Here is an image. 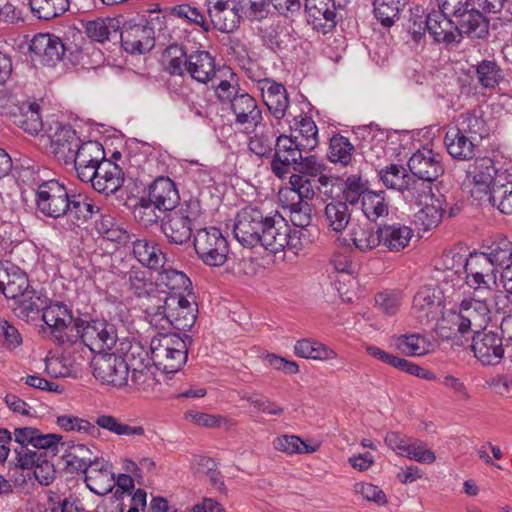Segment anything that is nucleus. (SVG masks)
<instances>
[{
    "label": "nucleus",
    "mask_w": 512,
    "mask_h": 512,
    "mask_svg": "<svg viewBox=\"0 0 512 512\" xmlns=\"http://www.w3.org/2000/svg\"><path fill=\"white\" fill-rule=\"evenodd\" d=\"M444 145L453 159L468 161L476 156L479 142L475 138L461 133L459 129L452 127L444 136Z\"/></svg>",
    "instance_id": "obj_32"
},
{
    "label": "nucleus",
    "mask_w": 512,
    "mask_h": 512,
    "mask_svg": "<svg viewBox=\"0 0 512 512\" xmlns=\"http://www.w3.org/2000/svg\"><path fill=\"white\" fill-rule=\"evenodd\" d=\"M351 240L359 251H372L381 245L380 227L375 228L368 223L358 224L351 231Z\"/></svg>",
    "instance_id": "obj_46"
},
{
    "label": "nucleus",
    "mask_w": 512,
    "mask_h": 512,
    "mask_svg": "<svg viewBox=\"0 0 512 512\" xmlns=\"http://www.w3.org/2000/svg\"><path fill=\"white\" fill-rule=\"evenodd\" d=\"M487 200L506 215L512 214V182L497 185L487 196Z\"/></svg>",
    "instance_id": "obj_64"
},
{
    "label": "nucleus",
    "mask_w": 512,
    "mask_h": 512,
    "mask_svg": "<svg viewBox=\"0 0 512 512\" xmlns=\"http://www.w3.org/2000/svg\"><path fill=\"white\" fill-rule=\"evenodd\" d=\"M57 451L44 450L37 453V456L31 460V465L25 468L28 470L33 469L35 478L42 485H49L55 479V468L48 457L55 456Z\"/></svg>",
    "instance_id": "obj_54"
},
{
    "label": "nucleus",
    "mask_w": 512,
    "mask_h": 512,
    "mask_svg": "<svg viewBox=\"0 0 512 512\" xmlns=\"http://www.w3.org/2000/svg\"><path fill=\"white\" fill-rule=\"evenodd\" d=\"M252 133L248 140V149L259 158H268L272 155L276 133L272 124H262Z\"/></svg>",
    "instance_id": "obj_43"
},
{
    "label": "nucleus",
    "mask_w": 512,
    "mask_h": 512,
    "mask_svg": "<svg viewBox=\"0 0 512 512\" xmlns=\"http://www.w3.org/2000/svg\"><path fill=\"white\" fill-rule=\"evenodd\" d=\"M148 353L139 341L130 342L125 356L129 364V369L132 371V381L137 384L139 378L142 376V370L146 368L145 361Z\"/></svg>",
    "instance_id": "obj_62"
},
{
    "label": "nucleus",
    "mask_w": 512,
    "mask_h": 512,
    "mask_svg": "<svg viewBox=\"0 0 512 512\" xmlns=\"http://www.w3.org/2000/svg\"><path fill=\"white\" fill-rule=\"evenodd\" d=\"M456 33H459V40L462 34L471 39L484 38L489 31V21L480 12V8L471 5L461 16L455 19Z\"/></svg>",
    "instance_id": "obj_31"
},
{
    "label": "nucleus",
    "mask_w": 512,
    "mask_h": 512,
    "mask_svg": "<svg viewBox=\"0 0 512 512\" xmlns=\"http://www.w3.org/2000/svg\"><path fill=\"white\" fill-rule=\"evenodd\" d=\"M454 128L459 129L461 133L475 138L477 142H481L485 133L486 125L483 118L475 112H466L460 115L458 125Z\"/></svg>",
    "instance_id": "obj_63"
},
{
    "label": "nucleus",
    "mask_w": 512,
    "mask_h": 512,
    "mask_svg": "<svg viewBox=\"0 0 512 512\" xmlns=\"http://www.w3.org/2000/svg\"><path fill=\"white\" fill-rule=\"evenodd\" d=\"M69 197L70 193L63 182L56 179L43 181L36 189V209L46 217L60 218L67 213Z\"/></svg>",
    "instance_id": "obj_8"
},
{
    "label": "nucleus",
    "mask_w": 512,
    "mask_h": 512,
    "mask_svg": "<svg viewBox=\"0 0 512 512\" xmlns=\"http://www.w3.org/2000/svg\"><path fill=\"white\" fill-rule=\"evenodd\" d=\"M147 307V321L160 330H190L197 319L198 306L194 295L167 297L161 294L152 297Z\"/></svg>",
    "instance_id": "obj_1"
},
{
    "label": "nucleus",
    "mask_w": 512,
    "mask_h": 512,
    "mask_svg": "<svg viewBox=\"0 0 512 512\" xmlns=\"http://www.w3.org/2000/svg\"><path fill=\"white\" fill-rule=\"evenodd\" d=\"M262 100L269 113L280 123L286 115L290 105L289 94L286 87L272 79L265 78L257 82Z\"/></svg>",
    "instance_id": "obj_18"
},
{
    "label": "nucleus",
    "mask_w": 512,
    "mask_h": 512,
    "mask_svg": "<svg viewBox=\"0 0 512 512\" xmlns=\"http://www.w3.org/2000/svg\"><path fill=\"white\" fill-rule=\"evenodd\" d=\"M267 213L257 206H245L234 219L233 235L243 246L253 248L261 241V230L267 219Z\"/></svg>",
    "instance_id": "obj_10"
},
{
    "label": "nucleus",
    "mask_w": 512,
    "mask_h": 512,
    "mask_svg": "<svg viewBox=\"0 0 512 512\" xmlns=\"http://www.w3.org/2000/svg\"><path fill=\"white\" fill-rule=\"evenodd\" d=\"M467 177L473 185L471 188L472 196L481 201L489 195L493 187L497 186L498 170L491 158L481 157L477 158L469 167Z\"/></svg>",
    "instance_id": "obj_16"
},
{
    "label": "nucleus",
    "mask_w": 512,
    "mask_h": 512,
    "mask_svg": "<svg viewBox=\"0 0 512 512\" xmlns=\"http://www.w3.org/2000/svg\"><path fill=\"white\" fill-rule=\"evenodd\" d=\"M10 117L14 125L31 135H37L43 128L39 105L36 103L15 105L10 112Z\"/></svg>",
    "instance_id": "obj_36"
},
{
    "label": "nucleus",
    "mask_w": 512,
    "mask_h": 512,
    "mask_svg": "<svg viewBox=\"0 0 512 512\" xmlns=\"http://www.w3.org/2000/svg\"><path fill=\"white\" fill-rule=\"evenodd\" d=\"M411 312L422 325L436 320L442 313V297L438 289L432 286L421 287L413 298Z\"/></svg>",
    "instance_id": "obj_17"
},
{
    "label": "nucleus",
    "mask_w": 512,
    "mask_h": 512,
    "mask_svg": "<svg viewBox=\"0 0 512 512\" xmlns=\"http://www.w3.org/2000/svg\"><path fill=\"white\" fill-rule=\"evenodd\" d=\"M324 217L327 226L338 233L346 229L351 220V212L346 202L332 200L325 207Z\"/></svg>",
    "instance_id": "obj_49"
},
{
    "label": "nucleus",
    "mask_w": 512,
    "mask_h": 512,
    "mask_svg": "<svg viewBox=\"0 0 512 512\" xmlns=\"http://www.w3.org/2000/svg\"><path fill=\"white\" fill-rule=\"evenodd\" d=\"M305 152L300 143L292 136L279 135L274 144L271 170L278 178H285L292 165H297Z\"/></svg>",
    "instance_id": "obj_13"
},
{
    "label": "nucleus",
    "mask_w": 512,
    "mask_h": 512,
    "mask_svg": "<svg viewBox=\"0 0 512 512\" xmlns=\"http://www.w3.org/2000/svg\"><path fill=\"white\" fill-rule=\"evenodd\" d=\"M31 288L25 271L9 261L0 262V293L16 300Z\"/></svg>",
    "instance_id": "obj_24"
},
{
    "label": "nucleus",
    "mask_w": 512,
    "mask_h": 512,
    "mask_svg": "<svg viewBox=\"0 0 512 512\" xmlns=\"http://www.w3.org/2000/svg\"><path fill=\"white\" fill-rule=\"evenodd\" d=\"M154 29L146 24L124 26L120 33L121 44L131 54H144L155 45Z\"/></svg>",
    "instance_id": "obj_21"
},
{
    "label": "nucleus",
    "mask_w": 512,
    "mask_h": 512,
    "mask_svg": "<svg viewBox=\"0 0 512 512\" xmlns=\"http://www.w3.org/2000/svg\"><path fill=\"white\" fill-rule=\"evenodd\" d=\"M354 151L355 147L347 137L335 134L330 138L327 158L331 163L346 167L351 164Z\"/></svg>",
    "instance_id": "obj_48"
},
{
    "label": "nucleus",
    "mask_w": 512,
    "mask_h": 512,
    "mask_svg": "<svg viewBox=\"0 0 512 512\" xmlns=\"http://www.w3.org/2000/svg\"><path fill=\"white\" fill-rule=\"evenodd\" d=\"M148 200L156 204L158 210L176 209L180 196L175 183L169 177H158L149 186Z\"/></svg>",
    "instance_id": "obj_30"
},
{
    "label": "nucleus",
    "mask_w": 512,
    "mask_h": 512,
    "mask_svg": "<svg viewBox=\"0 0 512 512\" xmlns=\"http://www.w3.org/2000/svg\"><path fill=\"white\" fill-rule=\"evenodd\" d=\"M192 337L184 334H160L150 342V359L155 368L162 373H177L188 358V350L192 345Z\"/></svg>",
    "instance_id": "obj_3"
},
{
    "label": "nucleus",
    "mask_w": 512,
    "mask_h": 512,
    "mask_svg": "<svg viewBox=\"0 0 512 512\" xmlns=\"http://www.w3.org/2000/svg\"><path fill=\"white\" fill-rule=\"evenodd\" d=\"M99 212L91 199L81 194H70L69 208L65 216L73 218L72 226L79 227Z\"/></svg>",
    "instance_id": "obj_44"
},
{
    "label": "nucleus",
    "mask_w": 512,
    "mask_h": 512,
    "mask_svg": "<svg viewBox=\"0 0 512 512\" xmlns=\"http://www.w3.org/2000/svg\"><path fill=\"white\" fill-rule=\"evenodd\" d=\"M303 236V231L292 229L278 211H270L267 213L258 245L273 254L283 252L286 248L298 254L303 249Z\"/></svg>",
    "instance_id": "obj_4"
},
{
    "label": "nucleus",
    "mask_w": 512,
    "mask_h": 512,
    "mask_svg": "<svg viewBox=\"0 0 512 512\" xmlns=\"http://www.w3.org/2000/svg\"><path fill=\"white\" fill-rule=\"evenodd\" d=\"M408 167L414 177L428 183L436 181L445 172L443 156L427 147L418 149L411 155Z\"/></svg>",
    "instance_id": "obj_15"
},
{
    "label": "nucleus",
    "mask_w": 512,
    "mask_h": 512,
    "mask_svg": "<svg viewBox=\"0 0 512 512\" xmlns=\"http://www.w3.org/2000/svg\"><path fill=\"white\" fill-rule=\"evenodd\" d=\"M375 17L383 26H391L399 18L401 10L405 7L404 0H375Z\"/></svg>",
    "instance_id": "obj_60"
},
{
    "label": "nucleus",
    "mask_w": 512,
    "mask_h": 512,
    "mask_svg": "<svg viewBox=\"0 0 512 512\" xmlns=\"http://www.w3.org/2000/svg\"><path fill=\"white\" fill-rule=\"evenodd\" d=\"M186 72L192 79L207 83L215 75V60L208 51H192L188 56Z\"/></svg>",
    "instance_id": "obj_37"
},
{
    "label": "nucleus",
    "mask_w": 512,
    "mask_h": 512,
    "mask_svg": "<svg viewBox=\"0 0 512 512\" xmlns=\"http://www.w3.org/2000/svg\"><path fill=\"white\" fill-rule=\"evenodd\" d=\"M378 176L387 188L401 193L404 188H407V183L411 177L404 166L394 163L379 170Z\"/></svg>",
    "instance_id": "obj_58"
},
{
    "label": "nucleus",
    "mask_w": 512,
    "mask_h": 512,
    "mask_svg": "<svg viewBox=\"0 0 512 512\" xmlns=\"http://www.w3.org/2000/svg\"><path fill=\"white\" fill-rule=\"evenodd\" d=\"M75 151L74 157H72V161L69 164H99L106 160L102 145L96 141L80 142Z\"/></svg>",
    "instance_id": "obj_56"
},
{
    "label": "nucleus",
    "mask_w": 512,
    "mask_h": 512,
    "mask_svg": "<svg viewBox=\"0 0 512 512\" xmlns=\"http://www.w3.org/2000/svg\"><path fill=\"white\" fill-rule=\"evenodd\" d=\"M425 32L435 42L452 44L459 43V33H456L455 19L439 10H432L425 16Z\"/></svg>",
    "instance_id": "obj_27"
},
{
    "label": "nucleus",
    "mask_w": 512,
    "mask_h": 512,
    "mask_svg": "<svg viewBox=\"0 0 512 512\" xmlns=\"http://www.w3.org/2000/svg\"><path fill=\"white\" fill-rule=\"evenodd\" d=\"M395 345L408 356H423L433 350V343L420 334L401 335Z\"/></svg>",
    "instance_id": "obj_53"
},
{
    "label": "nucleus",
    "mask_w": 512,
    "mask_h": 512,
    "mask_svg": "<svg viewBox=\"0 0 512 512\" xmlns=\"http://www.w3.org/2000/svg\"><path fill=\"white\" fill-rule=\"evenodd\" d=\"M497 268L504 270L512 266V241L504 236L487 239L481 246V251Z\"/></svg>",
    "instance_id": "obj_35"
},
{
    "label": "nucleus",
    "mask_w": 512,
    "mask_h": 512,
    "mask_svg": "<svg viewBox=\"0 0 512 512\" xmlns=\"http://www.w3.org/2000/svg\"><path fill=\"white\" fill-rule=\"evenodd\" d=\"M42 321L45 323L43 333L62 349L64 357L67 358L70 342V335L77 330V320L74 321L73 313L67 305L61 302L47 304Z\"/></svg>",
    "instance_id": "obj_6"
},
{
    "label": "nucleus",
    "mask_w": 512,
    "mask_h": 512,
    "mask_svg": "<svg viewBox=\"0 0 512 512\" xmlns=\"http://www.w3.org/2000/svg\"><path fill=\"white\" fill-rule=\"evenodd\" d=\"M94 377L103 384L123 387L129 379V364L121 355L102 352L96 354L91 362Z\"/></svg>",
    "instance_id": "obj_11"
},
{
    "label": "nucleus",
    "mask_w": 512,
    "mask_h": 512,
    "mask_svg": "<svg viewBox=\"0 0 512 512\" xmlns=\"http://www.w3.org/2000/svg\"><path fill=\"white\" fill-rule=\"evenodd\" d=\"M118 340L114 324L104 319H77V330L70 335L67 360L70 363L82 358L81 353L89 348L96 354L111 350Z\"/></svg>",
    "instance_id": "obj_2"
},
{
    "label": "nucleus",
    "mask_w": 512,
    "mask_h": 512,
    "mask_svg": "<svg viewBox=\"0 0 512 512\" xmlns=\"http://www.w3.org/2000/svg\"><path fill=\"white\" fill-rule=\"evenodd\" d=\"M229 109L234 116V124L245 134H251L263 121V112L257 100L245 91L234 99Z\"/></svg>",
    "instance_id": "obj_14"
},
{
    "label": "nucleus",
    "mask_w": 512,
    "mask_h": 512,
    "mask_svg": "<svg viewBox=\"0 0 512 512\" xmlns=\"http://www.w3.org/2000/svg\"><path fill=\"white\" fill-rule=\"evenodd\" d=\"M193 244L198 257L206 265L218 267L226 262L229 246L219 229L210 227L197 230Z\"/></svg>",
    "instance_id": "obj_9"
},
{
    "label": "nucleus",
    "mask_w": 512,
    "mask_h": 512,
    "mask_svg": "<svg viewBox=\"0 0 512 512\" xmlns=\"http://www.w3.org/2000/svg\"><path fill=\"white\" fill-rule=\"evenodd\" d=\"M469 332H480L490 321V308L486 300L465 298L457 306Z\"/></svg>",
    "instance_id": "obj_28"
},
{
    "label": "nucleus",
    "mask_w": 512,
    "mask_h": 512,
    "mask_svg": "<svg viewBox=\"0 0 512 512\" xmlns=\"http://www.w3.org/2000/svg\"><path fill=\"white\" fill-rule=\"evenodd\" d=\"M161 269L156 280L158 292L155 294V298L161 294L177 298L193 295L191 280L185 273L173 268H166L165 265ZM152 297L154 298L152 295L150 299Z\"/></svg>",
    "instance_id": "obj_22"
},
{
    "label": "nucleus",
    "mask_w": 512,
    "mask_h": 512,
    "mask_svg": "<svg viewBox=\"0 0 512 512\" xmlns=\"http://www.w3.org/2000/svg\"><path fill=\"white\" fill-rule=\"evenodd\" d=\"M422 208L415 214V224L423 230H430L439 225L446 207V200L443 195L431 198V201L422 204Z\"/></svg>",
    "instance_id": "obj_40"
},
{
    "label": "nucleus",
    "mask_w": 512,
    "mask_h": 512,
    "mask_svg": "<svg viewBox=\"0 0 512 512\" xmlns=\"http://www.w3.org/2000/svg\"><path fill=\"white\" fill-rule=\"evenodd\" d=\"M32 11L40 19L50 20L65 13L69 0H29Z\"/></svg>",
    "instance_id": "obj_61"
},
{
    "label": "nucleus",
    "mask_w": 512,
    "mask_h": 512,
    "mask_svg": "<svg viewBox=\"0 0 512 512\" xmlns=\"http://www.w3.org/2000/svg\"><path fill=\"white\" fill-rule=\"evenodd\" d=\"M98 169L92 185L94 190L105 195L118 191L124 183L122 169L110 160L103 161Z\"/></svg>",
    "instance_id": "obj_34"
},
{
    "label": "nucleus",
    "mask_w": 512,
    "mask_h": 512,
    "mask_svg": "<svg viewBox=\"0 0 512 512\" xmlns=\"http://www.w3.org/2000/svg\"><path fill=\"white\" fill-rule=\"evenodd\" d=\"M207 12L213 27L224 33L237 29L242 18L230 0H207Z\"/></svg>",
    "instance_id": "obj_23"
},
{
    "label": "nucleus",
    "mask_w": 512,
    "mask_h": 512,
    "mask_svg": "<svg viewBox=\"0 0 512 512\" xmlns=\"http://www.w3.org/2000/svg\"><path fill=\"white\" fill-rule=\"evenodd\" d=\"M273 447L288 455L311 454L319 450V444H307L297 435H281L273 440Z\"/></svg>",
    "instance_id": "obj_55"
},
{
    "label": "nucleus",
    "mask_w": 512,
    "mask_h": 512,
    "mask_svg": "<svg viewBox=\"0 0 512 512\" xmlns=\"http://www.w3.org/2000/svg\"><path fill=\"white\" fill-rule=\"evenodd\" d=\"M474 356L483 365H497L504 356L502 338L492 331L474 334L471 345Z\"/></svg>",
    "instance_id": "obj_19"
},
{
    "label": "nucleus",
    "mask_w": 512,
    "mask_h": 512,
    "mask_svg": "<svg viewBox=\"0 0 512 512\" xmlns=\"http://www.w3.org/2000/svg\"><path fill=\"white\" fill-rule=\"evenodd\" d=\"M294 352L299 357L318 361H329L338 357L337 352L331 347L308 338L298 340Z\"/></svg>",
    "instance_id": "obj_45"
},
{
    "label": "nucleus",
    "mask_w": 512,
    "mask_h": 512,
    "mask_svg": "<svg viewBox=\"0 0 512 512\" xmlns=\"http://www.w3.org/2000/svg\"><path fill=\"white\" fill-rule=\"evenodd\" d=\"M131 243L133 255L142 266L153 270L163 268L166 256L155 241L140 238L132 240Z\"/></svg>",
    "instance_id": "obj_33"
},
{
    "label": "nucleus",
    "mask_w": 512,
    "mask_h": 512,
    "mask_svg": "<svg viewBox=\"0 0 512 512\" xmlns=\"http://www.w3.org/2000/svg\"><path fill=\"white\" fill-rule=\"evenodd\" d=\"M380 233L381 245L393 252H398L407 247L413 236L411 228L398 223L380 226Z\"/></svg>",
    "instance_id": "obj_41"
},
{
    "label": "nucleus",
    "mask_w": 512,
    "mask_h": 512,
    "mask_svg": "<svg viewBox=\"0 0 512 512\" xmlns=\"http://www.w3.org/2000/svg\"><path fill=\"white\" fill-rule=\"evenodd\" d=\"M407 184V188H404L401 193L407 202L421 206L431 201V198L438 197L432 193L431 183L427 181L419 180V178L415 179L414 176H411Z\"/></svg>",
    "instance_id": "obj_57"
},
{
    "label": "nucleus",
    "mask_w": 512,
    "mask_h": 512,
    "mask_svg": "<svg viewBox=\"0 0 512 512\" xmlns=\"http://www.w3.org/2000/svg\"><path fill=\"white\" fill-rule=\"evenodd\" d=\"M188 56L184 48L178 44L168 46L162 54V64L171 75L182 76L186 72Z\"/></svg>",
    "instance_id": "obj_52"
},
{
    "label": "nucleus",
    "mask_w": 512,
    "mask_h": 512,
    "mask_svg": "<svg viewBox=\"0 0 512 512\" xmlns=\"http://www.w3.org/2000/svg\"><path fill=\"white\" fill-rule=\"evenodd\" d=\"M475 76L479 85L493 90L504 81L502 68L493 60H482L475 66Z\"/></svg>",
    "instance_id": "obj_50"
},
{
    "label": "nucleus",
    "mask_w": 512,
    "mask_h": 512,
    "mask_svg": "<svg viewBox=\"0 0 512 512\" xmlns=\"http://www.w3.org/2000/svg\"><path fill=\"white\" fill-rule=\"evenodd\" d=\"M31 52L43 64L52 66L60 61L65 53V46L61 39L51 34H38L33 37L30 44Z\"/></svg>",
    "instance_id": "obj_29"
},
{
    "label": "nucleus",
    "mask_w": 512,
    "mask_h": 512,
    "mask_svg": "<svg viewBox=\"0 0 512 512\" xmlns=\"http://www.w3.org/2000/svg\"><path fill=\"white\" fill-rule=\"evenodd\" d=\"M95 423L98 427L118 436H143L145 434L143 426H130L112 415H100L96 418Z\"/></svg>",
    "instance_id": "obj_59"
},
{
    "label": "nucleus",
    "mask_w": 512,
    "mask_h": 512,
    "mask_svg": "<svg viewBox=\"0 0 512 512\" xmlns=\"http://www.w3.org/2000/svg\"><path fill=\"white\" fill-rule=\"evenodd\" d=\"M80 142L70 126L56 123L55 132L50 135V150L60 163L69 164Z\"/></svg>",
    "instance_id": "obj_26"
},
{
    "label": "nucleus",
    "mask_w": 512,
    "mask_h": 512,
    "mask_svg": "<svg viewBox=\"0 0 512 512\" xmlns=\"http://www.w3.org/2000/svg\"><path fill=\"white\" fill-rule=\"evenodd\" d=\"M305 15L313 29L326 34L336 25L334 0H306Z\"/></svg>",
    "instance_id": "obj_25"
},
{
    "label": "nucleus",
    "mask_w": 512,
    "mask_h": 512,
    "mask_svg": "<svg viewBox=\"0 0 512 512\" xmlns=\"http://www.w3.org/2000/svg\"><path fill=\"white\" fill-rule=\"evenodd\" d=\"M13 301L11 309L15 316L27 323H34L42 320L49 299L31 287Z\"/></svg>",
    "instance_id": "obj_20"
},
{
    "label": "nucleus",
    "mask_w": 512,
    "mask_h": 512,
    "mask_svg": "<svg viewBox=\"0 0 512 512\" xmlns=\"http://www.w3.org/2000/svg\"><path fill=\"white\" fill-rule=\"evenodd\" d=\"M12 440L18 444L13 449L15 454L14 465L18 469L25 470L26 467L30 466L33 457L37 456V453L44 450H58L59 441L62 437L54 433H43L34 427H17L14 432L11 433Z\"/></svg>",
    "instance_id": "obj_5"
},
{
    "label": "nucleus",
    "mask_w": 512,
    "mask_h": 512,
    "mask_svg": "<svg viewBox=\"0 0 512 512\" xmlns=\"http://www.w3.org/2000/svg\"><path fill=\"white\" fill-rule=\"evenodd\" d=\"M441 314V318L436 322L435 332L443 340H453L470 333L457 307L446 310Z\"/></svg>",
    "instance_id": "obj_39"
},
{
    "label": "nucleus",
    "mask_w": 512,
    "mask_h": 512,
    "mask_svg": "<svg viewBox=\"0 0 512 512\" xmlns=\"http://www.w3.org/2000/svg\"><path fill=\"white\" fill-rule=\"evenodd\" d=\"M389 201L385 191H368L363 195L361 208L368 220L376 222L389 213Z\"/></svg>",
    "instance_id": "obj_47"
},
{
    "label": "nucleus",
    "mask_w": 512,
    "mask_h": 512,
    "mask_svg": "<svg viewBox=\"0 0 512 512\" xmlns=\"http://www.w3.org/2000/svg\"><path fill=\"white\" fill-rule=\"evenodd\" d=\"M63 450V460L67 467L73 471H83L91 464L92 452L84 444L59 441L58 448Z\"/></svg>",
    "instance_id": "obj_42"
},
{
    "label": "nucleus",
    "mask_w": 512,
    "mask_h": 512,
    "mask_svg": "<svg viewBox=\"0 0 512 512\" xmlns=\"http://www.w3.org/2000/svg\"><path fill=\"white\" fill-rule=\"evenodd\" d=\"M441 314V318L436 322L435 332L443 340H453L470 333L457 307L446 310Z\"/></svg>",
    "instance_id": "obj_38"
},
{
    "label": "nucleus",
    "mask_w": 512,
    "mask_h": 512,
    "mask_svg": "<svg viewBox=\"0 0 512 512\" xmlns=\"http://www.w3.org/2000/svg\"><path fill=\"white\" fill-rule=\"evenodd\" d=\"M498 268L482 252H472L466 258L464 271L466 283L473 290H492L496 284Z\"/></svg>",
    "instance_id": "obj_12"
},
{
    "label": "nucleus",
    "mask_w": 512,
    "mask_h": 512,
    "mask_svg": "<svg viewBox=\"0 0 512 512\" xmlns=\"http://www.w3.org/2000/svg\"><path fill=\"white\" fill-rule=\"evenodd\" d=\"M200 212L197 201H188L170 211L161 224V230L170 243L182 245L190 240L193 223Z\"/></svg>",
    "instance_id": "obj_7"
},
{
    "label": "nucleus",
    "mask_w": 512,
    "mask_h": 512,
    "mask_svg": "<svg viewBox=\"0 0 512 512\" xmlns=\"http://www.w3.org/2000/svg\"><path fill=\"white\" fill-rule=\"evenodd\" d=\"M294 121L297 134L291 136L300 143L304 151L314 150L319 144L318 128L314 120L311 117L302 116L299 121L296 118Z\"/></svg>",
    "instance_id": "obj_51"
}]
</instances>
